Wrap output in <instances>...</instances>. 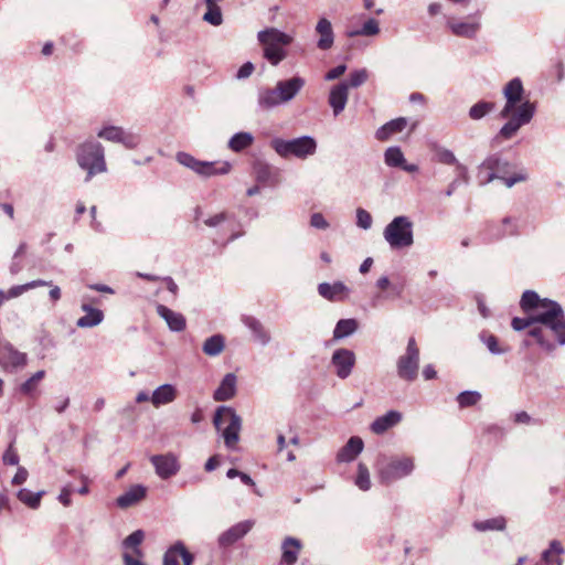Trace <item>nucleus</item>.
I'll list each match as a JSON object with an SVG mask.
<instances>
[{"instance_id":"f257e3e1","label":"nucleus","mask_w":565,"mask_h":565,"mask_svg":"<svg viewBox=\"0 0 565 565\" xmlns=\"http://www.w3.org/2000/svg\"><path fill=\"white\" fill-rule=\"evenodd\" d=\"M533 320L537 326L529 330V335L544 350L552 352L556 348L555 343L547 339L546 331L555 337L559 345H565V315L558 302L545 298L543 310L534 312Z\"/></svg>"},{"instance_id":"f03ea898","label":"nucleus","mask_w":565,"mask_h":565,"mask_svg":"<svg viewBox=\"0 0 565 565\" xmlns=\"http://www.w3.org/2000/svg\"><path fill=\"white\" fill-rule=\"evenodd\" d=\"M306 86V79L299 75L279 79L274 87L258 90L257 104L262 110H271L292 102Z\"/></svg>"},{"instance_id":"7ed1b4c3","label":"nucleus","mask_w":565,"mask_h":565,"mask_svg":"<svg viewBox=\"0 0 565 565\" xmlns=\"http://www.w3.org/2000/svg\"><path fill=\"white\" fill-rule=\"evenodd\" d=\"M257 41L263 47V56L270 65H279L286 57V47L289 46L292 35L280 31L277 28H266L257 33Z\"/></svg>"},{"instance_id":"20e7f679","label":"nucleus","mask_w":565,"mask_h":565,"mask_svg":"<svg viewBox=\"0 0 565 565\" xmlns=\"http://www.w3.org/2000/svg\"><path fill=\"white\" fill-rule=\"evenodd\" d=\"M75 156L78 167L86 171V182L107 171L104 147L96 140L89 139L78 145Z\"/></svg>"},{"instance_id":"39448f33","label":"nucleus","mask_w":565,"mask_h":565,"mask_svg":"<svg viewBox=\"0 0 565 565\" xmlns=\"http://www.w3.org/2000/svg\"><path fill=\"white\" fill-rule=\"evenodd\" d=\"M414 468V459L406 456L387 457L380 455L376 461L377 477L383 484H391L412 475Z\"/></svg>"},{"instance_id":"423d86ee","label":"nucleus","mask_w":565,"mask_h":565,"mask_svg":"<svg viewBox=\"0 0 565 565\" xmlns=\"http://www.w3.org/2000/svg\"><path fill=\"white\" fill-rule=\"evenodd\" d=\"M271 148L282 158L296 157L305 160L317 151V141L311 136H301L294 139L275 138L270 141Z\"/></svg>"},{"instance_id":"0eeeda50","label":"nucleus","mask_w":565,"mask_h":565,"mask_svg":"<svg viewBox=\"0 0 565 565\" xmlns=\"http://www.w3.org/2000/svg\"><path fill=\"white\" fill-rule=\"evenodd\" d=\"M215 428L222 433L225 446L233 449L239 440L242 419L236 412L228 406H220L213 418Z\"/></svg>"},{"instance_id":"6e6552de","label":"nucleus","mask_w":565,"mask_h":565,"mask_svg":"<svg viewBox=\"0 0 565 565\" xmlns=\"http://www.w3.org/2000/svg\"><path fill=\"white\" fill-rule=\"evenodd\" d=\"M384 239L392 249H402L413 245V223L407 216L394 217L384 228Z\"/></svg>"},{"instance_id":"1a4fd4ad","label":"nucleus","mask_w":565,"mask_h":565,"mask_svg":"<svg viewBox=\"0 0 565 565\" xmlns=\"http://www.w3.org/2000/svg\"><path fill=\"white\" fill-rule=\"evenodd\" d=\"M175 159L180 164L203 178L227 174L231 170L227 161H202L188 152H178Z\"/></svg>"},{"instance_id":"9d476101","label":"nucleus","mask_w":565,"mask_h":565,"mask_svg":"<svg viewBox=\"0 0 565 565\" xmlns=\"http://www.w3.org/2000/svg\"><path fill=\"white\" fill-rule=\"evenodd\" d=\"M419 369V349L414 338H409L406 351L401 355L396 363L397 375L407 382L417 379Z\"/></svg>"},{"instance_id":"9b49d317","label":"nucleus","mask_w":565,"mask_h":565,"mask_svg":"<svg viewBox=\"0 0 565 565\" xmlns=\"http://www.w3.org/2000/svg\"><path fill=\"white\" fill-rule=\"evenodd\" d=\"M535 109V104L530 100H525L520 104L515 111L509 116L511 117L510 120L501 127L499 137H502L503 139H511L522 126L532 120Z\"/></svg>"},{"instance_id":"f8f14e48","label":"nucleus","mask_w":565,"mask_h":565,"mask_svg":"<svg viewBox=\"0 0 565 565\" xmlns=\"http://www.w3.org/2000/svg\"><path fill=\"white\" fill-rule=\"evenodd\" d=\"M355 363V353L345 348L334 350L330 361L334 374L341 380H345L352 374Z\"/></svg>"},{"instance_id":"ddd939ff","label":"nucleus","mask_w":565,"mask_h":565,"mask_svg":"<svg viewBox=\"0 0 565 565\" xmlns=\"http://www.w3.org/2000/svg\"><path fill=\"white\" fill-rule=\"evenodd\" d=\"M447 26L456 36L473 39L481 28L479 14H470L465 19L450 18L447 21Z\"/></svg>"},{"instance_id":"4468645a","label":"nucleus","mask_w":565,"mask_h":565,"mask_svg":"<svg viewBox=\"0 0 565 565\" xmlns=\"http://www.w3.org/2000/svg\"><path fill=\"white\" fill-rule=\"evenodd\" d=\"M523 84L519 77L511 79L503 88V95L507 99L504 107L500 111L501 118H508L522 104L523 98Z\"/></svg>"},{"instance_id":"2eb2a0df","label":"nucleus","mask_w":565,"mask_h":565,"mask_svg":"<svg viewBox=\"0 0 565 565\" xmlns=\"http://www.w3.org/2000/svg\"><path fill=\"white\" fill-rule=\"evenodd\" d=\"M150 462L154 467L157 476L162 480L172 478L181 468L178 457L172 452L153 455L150 457Z\"/></svg>"},{"instance_id":"dca6fc26","label":"nucleus","mask_w":565,"mask_h":565,"mask_svg":"<svg viewBox=\"0 0 565 565\" xmlns=\"http://www.w3.org/2000/svg\"><path fill=\"white\" fill-rule=\"evenodd\" d=\"M254 526L253 520L238 522L220 534L217 544L220 547H228L242 540Z\"/></svg>"},{"instance_id":"f3484780","label":"nucleus","mask_w":565,"mask_h":565,"mask_svg":"<svg viewBox=\"0 0 565 565\" xmlns=\"http://www.w3.org/2000/svg\"><path fill=\"white\" fill-rule=\"evenodd\" d=\"M180 558L183 565H192L194 562V555L188 551L184 543L177 541L164 552L162 565H179Z\"/></svg>"},{"instance_id":"a211bd4d","label":"nucleus","mask_w":565,"mask_h":565,"mask_svg":"<svg viewBox=\"0 0 565 565\" xmlns=\"http://www.w3.org/2000/svg\"><path fill=\"white\" fill-rule=\"evenodd\" d=\"M26 354L18 351L13 345L6 344L0 348V365L4 369L22 367L26 364Z\"/></svg>"},{"instance_id":"6ab92c4d","label":"nucleus","mask_w":565,"mask_h":565,"mask_svg":"<svg viewBox=\"0 0 565 565\" xmlns=\"http://www.w3.org/2000/svg\"><path fill=\"white\" fill-rule=\"evenodd\" d=\"M315 31L319 36L317 47L321 51L330 50L334 43V32L331 22L327 18H320Z\"/></svg>"},{"instance_id":"aec40b11","label":"nucleus","mask_w":565,"mask_h":565,"mask_svg":"<svg viewBox=\"0 0 565 565\" xmlns=\"http://www.w3.org/2000/svg\"><path fill=\"white\" fill-rule=\"evenodd\" d=\"M349 97V85L344 82L334 85L329 94V104L333 115L339 116L345 108Z\"/></svg>"},{"instance_id":"412c9836","label":"nucleus","mask_w":565,"mask_h":565,"mask_svg":"<svg viewBox=\"0 0 565 565\" xmlns=\"http://www.w3.org/2000/svg\"><path fill=\"white\" fill-rule=\"evenodd\" d=\"M301 542L292 536H287L281 543V565H295L301 551Z\"/></svg>"},{"instance_id":"4be33fe9","label":"nucleus","mask_w":565,"mask_h":565,"mask_svg":"<svg viewBox=\"0 0 565 565\" xmlns=\"http://www.w3.org/2000/svg\"><path fill=\"white\" fill-rule=\"evenodd\" d=\"M364 444L360 437L353 436L348 443L338 451V462H351L353 461L363 450Z\"/></svg>"},{"instance_id":"5701e85b","label":"nucleus","mask_w":565,"mask_h":565,"mask_svg":"<svg viewBox=\"0 0 565 565\" xmlns=\"http://www.w3.org/2000/svg\"><path fill=\"white\" fill-rule=\"evenodd\" d=\"M157 313L167 322L171 331L180 332L185 329L186 321L183 315L175 312L163 305L157 306Z\"/></svg>"},{"instance_id":"b1692460","label":"nucleus","mask_w":565,"mask_h":565,"mask_svg":"<svg viewBox=\"0 0 565 565\" xmlns=\"http://www.w3.org/2000/svg\"><path fill=\"white\" fill-rule=\"evenodd\" d=\"M146 494V487L141 484H135L130 487L125 493L119 495L116 500V503L120 509H127L145 499Z\"/></svg>"},{"instance_id":"393cba45","label":"nucleus","mask_w":565,"mask_h":565,"mask_svg":"<svg viewBox=\"0 0 565 565\" xmlns=\"http://www.w3.org/2000/svg\"><path fill=\"white\" fill-rule=\"evenodd\" d=\"M178 396V391L172 384H162L158 386L151 394V403L158 408L162 405L174 402Z\"/></svg>"},{"instance_id":"a878e982","label":"nucleus","mask_w":565,"mask_h":565,"mask_svg":"<svg viewBox=\"0 0 565 565\" xmlns=\"http://www.w3.org/2000/svg\"><path fill=\"white\" fill-rule=\"evenodd\" d=\"M402 420V414L397 411H390L385 415L377 417L371 424V430L376 435H382Z\"/></svg>"},{"instance_id":"bb28decb","label":"nucleus","mask_w":565,"mask_h":565,"mask_svg":"<svg viewBox=\"0 0 565 565\" xmlns=\"http://www.w3.org/2000/svg\"><path fill=\"white\" fill-rule=\"evenodd\" d=\"M407 124L408 120L405 117L392 119L375 131V138L380 141H386L391 136L402 132Z\"/></svg>"},{"instance_id":"cd10ccee","label":"nucleus","mask_w":565,"mask_h":565,"mask_svg":"<svg viewBox=\"0 0 565 565\" xmlns=\"http://www.w3.org/2000/svg\"><path fill=\"white\" fill-rule=\"evenodd\" d=\"M348 287L341 281L334 284L321 282L318 285L319 295L330 301L341 300L342 296L348 294Z\"/></svg>"},{"instance_id":"c85d7f7f","label":"nucleus","mask_w":565,"mask_h":565,"mask_svg":"<svg viewBox=\"0 0 565 565\" xmlns=\"http://www.w3.org/2000/svg\"><path fill=\"white\" fill-rule=\"evenodd\" d=\"M236 392V376L233 373H227L220 386L215 390L213 397L217 402L231 399Z\"/></svg>"},{"instance_id":"c756f323","label":"nucleus","mask_w":565,"mask_h":565,"mask_svg":"<svg viewBox=\"0 0 565 565\" xmlns=\"http://www.w3.org/2000/svg\"><path fill=\"white\" fill-rule=\"evenodd\" d=\"M243 323L253 333L254 341L258 342L262 345H267L270 342V334L259 320L248 316L243 318Z\"/></svg>"},{"instance_id":"7c9ffc66","label":"nucleus","mask_w":565,"mask_h":565,"mask_svg":"<svg viewBox=\"0 0 565 565\" xmlns=\"http://www.w3.org/2000/svg\"><path fill=\"white\" fill-rule=\"evenodd\" d=\"M81 308L86 315L77 320L76 326L78 328H93L103 322L104 312L100 309L93 308L88 303H83Z\"/></svg>"},{"instance_id":"2f4dec72","label":"nucleus","mask_w":565,"mask_h":565,"mask_svg":"<svg viewBox=\"0 0 565 565\" xmlns=\"http://www.w3.org/2000/svg\"><path fill=\"white\" fill-rule=\"evenodd\" d=\"M565 553V550L562 543L558 540H553L550 542V546L547 550L543 551L541 561L544 565H563L562 555Z\"/></svg>"},{"instance_id":"473e14b6","label":"nucleus","mask_w":565,"mask_h":565,"mask_svg":"<svg viewBox=\"0 0 565 565\" xmlns=\"http://www.w3.org/2000/svg\"><path fill=\"white\" fill-rule=\"evenodd\" d=\"M479 339L493 355H503L510 351L509 345L501 343L494 334L487 331H482L479 334Z\"/></svg>"},{"instance_id":"72a5a7b5","label":"nucleus","mask_w":565,"mask_h":565,"mask_svg":"<svg viewBox=\"0 0 565 565\" xmlns=\"http://www.w3.org/2000/svg\"><path fill=\"white\" fill-rule=\"evenodd\" d=\"M143 540L145 532L142 530H136L121 542V547L124 552H130L136 554V556L138 557H143V553L140 548V545L143 542Z\"/></svg>"},{"instance_id":"f704fd0d","label":"nucleus","mask_w":565,"mask_h":565,"mask_svg":"<svg viewBox=\"0 0 565 565\" xmlns=\"http://www.w3.org/2000/svg\"><path fill=\"white\" fill-rule=\"evenodd\" d=\"M510 163L503 160L499 154H491L487 157L480 164V170L493 171L499 175L508 173Z\"/></svg>"},{"instance_id":"c9c22d12","label":"nucleus","mask_w":565,"mask_h":565,"mask_svg":"<svg viewBox=\"0 0 565 565\" xmlns=\"http://www.w3.org/2000/svg\"><path fill=\"white\" fill-rule=\"evenodd\" d=\"M380 33V23L374 18H369L360 29H348L345 35L348 38L355 36H375Z\"/></svg>"},{"instance_id":"e433bc0d","label":"nucleus","mask_w":565,"mask_h":565,"mask_svg":"<svg viewBox=\"0 0 565 565\" xmlns=\"http://www.w3.org/2000/svg\"><path fill=\"white\" fill-rule=\"evenodd\" d=\"M545 298H541L537 292L533 290H525L521 297L520 306L523 311L530 310L541 311L543 310V302Z\"/></svg>"},{"instance_id":"4c0bfd02","label":"nucleus","mask_w":565,"mask_h":565,"mask_svg":"<svg viewBox=\"0 0 565 565\" xmlns=\"http://www.w3.org/2000/svg\"><path fill=\"white\" fill-rule=\"evenodd\" d=\"M256 179L262 183H269L271 185L278 182V170L267 163H258L255 167Z\"/></svg>"},{"instance_id":"58836bf2","label":"nucleus","mask_w":565,"mask_h":565,"mask_svg":"<svg viewBox=\"0 0 565 565\" xmlns=\"http://www.w3.org/2000/svg\"><path fill=\"white\" fill-rule=\"evenodd\" d=\"M224 349L225 339L222 334H214L207 338L202 345L203 352L209 356H217L224 351Z\"/></svg>"},{"instance_id":"ea45409f","label":"nucleus","mask_w":565,"mask_h":565,"mask_svg":"<svg viewBox=\"0 0 565 565\" xmlns=\"http://www.w3.org/2000/svg\"><path fill=\"white\" fill-rule=\"evenodd\" d=\"M358 327L355 319L339 320L333 330V340H341L352 335L358 330Z\"/></svg>"},{"instance_id":"a19ab883","label":"nucleus","mask_w":565,"mask_h":565,"mask_svg":"<svg viewBox=\"0 0 565 565\" xmlns=\"http://www.w3.org/2000/svg\"><path fill=\"white\" fill-rule=\"evenodd\" d=\"M254 141V137L250 132H237L228 141V147L235 151L239 152L247 147H249Z\"/></svg>"},{"instance_id":"79ce46f5","label":"nucleus","mask_w":565,"mask_h":565,"mask_svg":"<svg viewBox=\"0 0 565 565\" xmlns=\"http://www.w3.org/2000/svg\"><path fill=\"white\" fill-rule=\"evenodd\" d=\"M384 162L392 168H401L405 163V157L399 147H390L384 152Z\"/></svg>"},{"instance_id":"37998d69","label":"nucleus","mask_w":565,"mask_h":565,"mask_svg":"<svg viewBox=\"0 0 565 565\" xmlns=\"http://www.w3.org/2000/svg\"><path fill=\"white\" fill-rule=\"evenodd\" d=\"M505 519L503 516H498L484 521H476L473 523V527L477 531L484 532V531H502L505 529Z\"/></svg>"},{"instance_id":"c03bdc74","label":"nucleus","mask_w":565,"mask_h":565,"mask_svg":"<svg viewBox=\"0 0 565 565\" xmlns=\"http://www.w3.org/2000/svg\"><path fill=\"white\" fill-rule=\"evenodd\" d=\"M44 494V491L32 492L29 489L19 490L17 497L18 499L28 505L31 509H38L41 503V498Z\"/></svg>"},{"instance_id":"a18cd8bd","label":"nucleus","mask_w":565,"mask_h":565,"mask_svg":"<svg viewBox=\"0 0 565 565\" xmlns=\"http://www.w3.org/2000/svg\"><path fill=\"white\" fill-rule=\"evenodd\" d=\"M206 12L203 14L202 20L213 26H220L223 23V14L218 4H205Z\"/></svg>"},{"instance_id":"49530a36","label":"nucleus","mask_w":565,"mask_h":565,"mask_svg":"<svg viewBox=\"0 0 565 565\" xmlns=\"http://www.w3.org/2000/svg\"><path fill=\"white\" fill-rule=\"evenodd\" d=\"M493 109L494 103L481 100L470 107L469 117L473 120H480Z\"/></svg>"},{"instance_id":"de8ad7c7","label":"nucleus","mask_w":565,"mask_h":565,"mask_svg":"<svg viewBox=\"0 0 565 565\" xmlns=\"http://www.w3.org/2000/svg\"><path fill=\"white\" fill-rule=\"evenodd\" d=\"M45 371L40 370L35 372L30 379H28L24 383L20 386V392L24 395L31 396L35 390L38 384L44 379Z\"/></svg>"},{"instance_id":"09e8293b","label":"nucleus","mask_w":565,"mask_h":565,"mask_svg":"<svg viewBox=\"0 0 565 565\" xmlns=\"http://www.w3.org/2000/svg\"><path fill=\"white\" fill-rule=\"evenodd\" d=\"M481 399V394L477 391H463L457 396L460 408L477 405Z\"/></svg>"},{"instance_id":"8fccbe9b","label":"nucleus","mask_w":565,"mask_h":565,"mask_svg":"<svg viewBox=\"0 0 565 565\" xmlns=\"http://www.w3.org/2000/svg\"><path fill=\"white\" fill-rule=\"evenodd\" d=\"M355 484L359 487V489L363 491H367L371 488V479H370V472L367 467L360 462L358 465V476L355 479Z\"/></svg>"},{"instance_id":"3c124183","label":"nucleus","mask_w":565,"mask_h":565,"mask_svg":"<svg viewBox=\"0 0 565 565\" xmlns=\"http://www.w3.org/2000/svg\"><path fill=\"white\" fill-rule=\"evenodd\" d=\"M435 157H436V160L443 164L456 166L459 163L455 153L447 148H443V147L436 148Z\"/></svg>"},{"instance_id":"603ef678","label":"nucleus","mask_w":565,"mask_h":565,"mask_svg":"<svg viewBox=\"0 0 565 565\" xmlns=\"http://www.w3.org/2000/svg\"><path fill=\"white\" fill-rule=\"evenodd\" d=\"M122 131H124V129L120 128V127L108 126V127H105L104 129H102L97 134V136L99 138H103V139L107 140V141L119 142L120 138H121V135H122Z\"/></svg>"},{"instance_id":"864d4df0","label":"nucleus","mask_w":565,"mask_h":565,"mask_svg":"<svg viewBox=\"0 0 565 565\" xmlns=\"http://www.w3.org/2000/svg\"><path fill=\"white\" fill-rule=\"evenodd\" d=\"M367 76L369 74L365 68L356 70L350 74L349 83L347 84L349 87L356 88L366 82Z\"/></svg>"},{"instance_id":"5fc2aeb1","label":"nucleus","mask_w":565,"mask_h":565,"mask_svg":"<svg viewBox=\"0 0 565 565\" xmlns=\"http://www.w3.org/2000/svg\"><path fill=\"white\" fill-rule=\"evenodd\" d=\"M372 223H373L372 216L366 210H364L362 207L356 209V225L359 227H361L363 230H369V228H371Z\"/></svg>"},{"instance_id":"6e6d98bb","label":"nucleus","mask_w":565,"mask_h":565,"mask_svg":"<svg viewBox=\"0 0 565 565\" xmlns=\"http://www.w3.org/2000/svg\"><path fill=\"white\" fill-rule=\"evenodd\" d=\"M511 326L515 331H522V330H525L526 328L532 329L533 327H536V322H535V320H533V315H532L529 318H519V317L513 318Z\"/></svg>"},{"instance_id":"4d7b16f0","label":"nucleus","mask_w":565,"mask_h":565,"mask_svg":"<svg viewBox=\"0 0 565 565\" xmlns=\"http://www.w3.org/2000/svg\"><path fill=\"white\" fill-rule=\"evenodd\" d=\"M119 143H122L128 149H135L139 145V137L124 130Z\"/></svg>"},{"instance_id":"13d9d810","label":"nucleus","mask_w":565,"mask_h":565,"mask_svg":"<svg viewBox=\"0 0 565 565\" xmlns=\"http://www.w3.org/2000/svg\"><path fill=\"white\" fill-rule=\"evenodd\" d=\"M526 178V173L523 172L515 173L512 177L500 175V180L503 181L507 188H512L514 184L525 181Z\"/></svg>"},{"instance_id":"bf43d9fd","label":"nucleus","mask_w":565,"mask_h":565,"mask_svg":"<svg viewBox=\"0 0 565 565\" xmlns=\"http://www.w3.org/2000/svg\"><path fill=\"white\" fill-rule=\"evenodd\" d=\"M503 232L502 235H514L518 233L516 221L510 216L502 220Z\"/></svg>"},{"instance_id":"052dcab7","label":"nucleus","mask_w":565,"mask_h":565,"mask_svg":"<svg viewBox=\"0 0 565 565\" xmlns=\"http://www.w3.org/2000/svg\"><path fill=\"white\" fill-rule=\"evenodd\" d=\"M310 225L318 230H327L329 227L328 221L321 213H313L311 215Z\"/></svg>"},{"instance_id":"680f3d73","label":"nucleus","mask_w":565,"mask_h":565,"mask_svg":"<svg viewBox=\"0 0 565 565\" xmlns=\"http://www.w3.org/2000/svg\"><path fill=\"white\" fill-rule=\"evenodd\" d=\"M2 460L4 465L17 466L19 463V456L14 451L12 444L3 454Z\"/></svg>"},{"instance_id":"e2e57ef3","label":"nucleus","mask_w":565,"mask_h":565,"mask_svg":"<svg viewBox=\"0 0 565 565\" xmlns=\"http://www.w3.org/2000/svg\"><path fill=\"white\" fill-rule=\"evenodd\" d=\"M255 70V66L252 62L244 63L236 73L237 79H246L248 78Z\"/></svg>"},{"instance_id":"0e129e2a","label":"nucleus","mask_w":565,"mask_h":565,"mask_svg":"<svg viewBox=\"0 0 565 565\" xmlns=\"http://www.w3.org/2000/svg\"><path fill=\"white\" fill-rule=\"evenodd\" d=\"M29 291L26 288V284L23 285H17L11 287L7 292H4L6 299H13L20 297L22 294Z\"/></svg>"},{"instance_id":"69168bd1","label":"nucleus","mask_w":565,"mask_h":565,"mask_svg":"<svg viewBox=\"0 0 565 565\" xmlns=\"http://www.w3.org/2000/svg\"><path fill=\"white\" fill-rule=\"evenodd\" d=\"M72 488H71V484H67L65 487L62 488L58 497H57V500L64 505V507H70L72 504V500H71V495H72Z\"/></svg>"},{"instance_id":"338daca9","label":"nucleus","mask_w":565,"mask_h":565,"mask_svg":"<svg viewBox=\"0 0 565 565\" xmlns=\"http://www.w3.org/2000/svg\"><path fill=\"white\" fill-rule=\"evenodd\" d=\"M122 563L124 565H146V563L142 562V557H138L130 552L122 553Z\"/></svg>"},{"instance_id":"774afa93","label":"nucleus","mask_w":565,"mask_h":565,"mask_svg":"<svg viewBox=\"0 0 565 565\" xmlns=\"http://www.w3.org/2000/svg\"><path fill=\"white\" fill-rule=\"evenodd\" d=\"M345 70H347V66L344 64L338 65V66L331 68L330 71H328L324 78L327 81L337 79L344 74Z\"/></svg>"}]
</instances>
